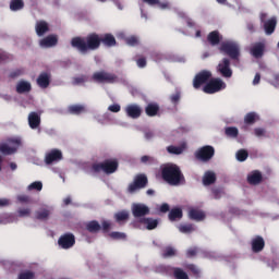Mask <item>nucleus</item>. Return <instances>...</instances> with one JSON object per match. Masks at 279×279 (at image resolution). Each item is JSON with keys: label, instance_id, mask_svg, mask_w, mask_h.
<instances>
[{"label": "nucleus", "instance_id": "nucleus-28", "mask_svg": "<svg viewBox=\"0 0 279 279\" xmlns=\"http://www.w3.org/2000/svg\"><path fill=\"white\" fill-rule=\"evenodd\" d=\"M37 36H45L49 32V24L45 21H39L35 26Z\"/></svg>", "mask_w": 279, "mask_h": 279}, {"label": "nucleus", "instance_id": "nucleus-29", "mask_svg": "<svg viewBox=\"0 0 279 279\" xmlns=\"http://www.w3.org/2000/svg\"><path fill=\"white\" fill-rule=\"evenodd\" d=\"M189 215L193 221H204L206 219V214L199 209H191Z\"/></svg>", "mask_w": 279, "mask_h": 279}, {"label": "nucleus", "instance_id": "nucleus-42", "mask_svg": "<svg viewBox=\"0 0 279 279\" xmlns=\"http://www.w3.org/2000/svg\"><path fill=\"white\" fill-rule=\"evenodd\" d=\"M167 151L168 154H174L175 156H180V154L184 151V147L170 145L167 147Z\"/></svg>", "mask_w": 279, "mask_h": 279}, {"label": "nucleus", "instance_id": "nucleus-19", "mask_svg": "<svg viewBox=\"0 0 279 279\" xmlns=\"http://www.w3.org/2000/svg\"><path fill=\"white\" fill-rule=\"evenodd\" d=\"M39 45H40V47H44V49H49L50 47H56V45H58V36L48 35L47 37L40 39Z\"/></svg>", "mask_w": 279, "mask_h": 279}, {"label": "nucleus", "instance_id": "nucleus-60", "mask_svg": "<svg viewBox=\"0 0 279 279\" xmlns=\"http://www.w3.org/2000/svg\"><path fill=\"white\" fill-rule=\"evenodd\" d=\"M110 222L109 221H102V231L108 232L110 230Z\"/></svg>", "mask_w": 279, "mask_h": 279}, {"label": "nucleus", "instance_id": "nucleus-14", "mask_svg": "<svg viewBox=\"0 0 279 279\" xmlns=\"http://www.w3.org/2000/svg\"><path fill=\"white\" fill-rule=\"evenodd\" d=\"M221 40H223V35H221L219 31H213L207 35V41L211 47H217V45H221Z\"/></svg>", "mask_w": 279, "mask_h": 279}, {"label": "nucleus", "instance_id": "nucleus-48", "mask_svg": "<svg viewBox=\"0 0 279 279\" xmlns=\"http://www.w3.org/2000/svg\"><path fill=\"white\" fill-rule=\"evenodd\" d=\"M27 191H43V182L35 181L27 186Z\"/></svg>", "mask_w": 279, "mask_h": 279}, {"label": "nucleus", "instance_id": "nucleus-15", "mask_svg": "<svg viewBox=\"0 0 279 279\" xmlns=\"http://www.w3.org/2000/svg\"><path fill=\"white\" fill-rule=\"evenodd\" d=\"M125 112L131 119H138L143 114V109L138 105H129L125 107Z\"/></svg>", "mask_w": 279, "mask_h": 279}, {"label": "nucleus", "instance_id": "nucleus-54", "mask_svg": "<svg viewBox=\"0 0 279 279\" xmlns=\"http://www.w3.org/2000/svg\"><path fill=\"white\" fill-rule=\"evenodd\" d=\"M19 217H29L32 215V209L29 208H22L17 210Z\"/></svg>", "mask_w": 279, "mask_h": 279}, {"label": "nucleus", "instance_id": "nucleus-27", "mask_svg": "<svg viewBox=\"0 0 279 279\" xmlns=\"http://www.w3.org/2000/svg\"><path fill=\"white\" fill-rule=\"evenodd\" d=\"M32 90V83L27 81H20L16 85V93L23 95L24 93H29Z\"/></svg>", "mask_w": 279, "mask_h": 279}, {"label": "nucleus", "instance_id": "nucleus-64", "mask_svg": "<svg viewBox=\"0 0 279 279\" xmlns=\"http://www.w3.org/2000/svg\"><path fill=\"white\" fill-rule=\"evenodd\" d=\"M10 206V199L8 198H0V207Z\"/></svg>", "mask_w": 279, "mask_h": 279}, {"label": "nucleus", "instance_id": "nucleus-36", "mask_svg": "<svg viewBox=\"0 0 279 279\" xmlns=\"http://www.w3.org/2000/svg\"><path fill=\"white\" fill-rule=\"evenodd\" d=\"M178 255V251L173 246H166L162 250L161 256L162 258H173V256Z\"/></svg>", "mask_w": 279, "mask_h": 279}, {"label": "nucleus", "instance_id": "nucleus-56", "mask_svg": "<svg viewBox=\"0 0 279 279\" xmlns=\"http://www.w3.org/2000/svg\"><path fill=\"white\" fill-rule=\"evenodd\" d=\"M187 258H193V256H197V247L189 248L186 252Z\"/></svg>", "mask_w": 279, "mask_h": 279}, {"label": "nucleus", "instance_id": "nucleus-44", "mask_svg": "<svg viewBox=\"0 0 279 279\" xmlns=\"http://www.w3.org/2000/svg\"><path fill=\"white\" fill-rule=\"evenodd\" d=\"M88 82V76L81 75L73 78L72 84L73 86H80L81 84H86Z\"/></svg>", "mask_w": 279, "mask_h": 279}, {"label": "nucleus", "instance_id": "nucleus-52", "mask_svg": "<svg viewBox=\"0 0 279 279\" xmlns=\"http://www.w3.org/2000/svg\"><path fill=\"white\" fill-rule=\"evenodd\" d=\"M187 269L193 274V276H195L196 278H199L201 271H199V268H197V266H195L194 264H190L187 265Z\"/></svg>", "mask_w": 279, "mask_h": 279}, {"label": "nucleus", "instance_id": "nucleus-11", "mask_svg": "<svg viewBox=\"0 0 279 279\" xmlns=\"http://www.w3.org/2000/svg\"><path fill=\"white\" fill-rule=\"evenodd\" d=\"M58 245L61 250H71L75 245V235L73 233L62 234L58 240Z\"/></svg>", "mask_w": 279, "mask_h": 279}, {"label": "nucleus", "instance_id": "nucleus-9", "mask_svg": "<svg viewBox=\"0 0 279 279\" xmlns=\"http://www.w3.org/2000/svg\"><path fill=\"white\" fill-rule=\"evenodd\" d=\"M210 77H213V72L208 70H203L198 72L194 80H193V87L198 90V88H202L204 84H208Z\"/></svg>", "mask_w": 279, "mask_h": 279}, {"label": "nucleus", "instance_id": "nucleus-58", "mask_svg": "<svg viewBox=\"0 0 279 279\" xmlns=\"http://www.w3.org/2000/svg\"><path fill=\"white\" fill-rule=\"evenodd\" d=\"M211 193H213L214 199H221V190L213 189Z\"/></svg>", "mask_w": 279, "mask_h": 279}, {"label": "nucleus", "instance_id": "nucleus-17", "mask_svg": "<svg viewBox=\"0 0 279 279\" xmlns=\"http://www.w3.org/2000/svg\"><path fill=\"white\" fill-rule=\"evenodd\" d=\"M252 250L255 254H258L259 252H263V250H265V239H263V236L257 235L255 236L252 242Z\"/></svg>", "mask_w": 279, "mask_h": 279}, {"label": "nucleus", "instance_id": "nucleus-32", "mask_svg": "<svg viewBox=\"0 0 279 279\" xmlns=\"http://www.w3.org/2000/svg\"><path fill=\"white\" fill-rule=\"evenodd\" d=\"M182 217H183V214L181 208H172L168 215V219L170 221H180Z\"/></svg>", "mask_w": 279, "mask_h": 279}, {"label": "nucleus", "instance_id": "nucleus-50", "mask_svg": "<svg viewBox=\"0 0 279 279\" xmlns=\"http://www.w3.org/2000/svg\"><path fill=\"white\" fill-rule=\"evenodd\" d=\"M125 43H126V45H129V47H136V46H138V37H136V36L128 37L125 39Z\"/></svg>", "mask_w": 279, "mask_h": 279}, {"label": "nucleus", "instance_id": "nucleus-51", "mask_svg": "<svg viewBox=\"0 0 279 279\" xmlns=\"http://www.w3.org/2000/svg\"><path fill=\"white\" fill-rule=\"evenodd\" d=\"M17 202H20V204H32V198L28 195L21 194L17 195Z\"/></svg>", "mask_w": 279, "mask_h": 279}, {"label": "nucleus", "instance_id": "nucleus-8", "mask_svg": "<svg viewBox=\"0 0 279 279\" xmlns=\"http://www.w3.org/2000/svg\"><path fill=\"white\" fill-rule=\"evenodd\" d=\"M196 160H201V162H208L213 160L215 156V147L207 145L201 147L194 154Z\"/></svg>", "mask_w": 279, "mask_h": 279}, {"label": "nucleus", "instance_id": "nucleus-38", "mask_svg": "<svg viewBox=\"0 0 279 279\" xmlns=\"http://www.w3.org/2000/svg\"><path fill=\"white\" fill-rule=\"evenodd\" d=\"M0 154L12 156V154H16V148L10 147L8 144H0Z\"/></svg>", "mask_w": 279, "mask_h": 279}, {"label": "nucleus", "instance_id": "nucleus-34", "mask_svg": "<svg viewBox=\"0 0 279 279\" xmlns=\"http://www.w3.org/2000/svg\"><path fill=\"white\" fill-rule=\"evenodd\" d=\"M260 119L256 112H248L244 117V123L246 125H254Z\"/></svg>", "mask_w": 279, "mask_h": 279}, {"label": "nucleus", "instance_id": "nucleus-46", "mask_svg": "<svg viewBox=\"0 0 279 279\" xmlns=\"http://www.w3.org/2000/svg\"><path fill=\"white\" fill-rule=\"evenodd\" d=\"M24 74H25V69L21 68L10 72L9 77L10 80H16V77H21V75H24Z\"/></svg>", "mask_w": 279, "mask_h": 279}, {"label": "nucleus", "instance_id": "nucleus-47", "mask_svg": "<svg viewBox=\"0 0 279 279\" xmlns=\"http://www.w3.org/2000/svg\"><path fill=\"white\" fill-rule=\"evenodd\" d=\"M35 278H36V274L31 270H25L21 272L17 277V279H35Z\"/></svg>", "mask_w": 279, "mask_h": 279}, {"label": "nucleus", "instance_id": "nucleus-31", "mask_svg": "<svg viewBox=\"0 0 279 279\" xmlns=\"http://www.w3.org/2000/svg\"><path fill=\"white\" fill-rule=\"evenodd\" d=\"M50 215L51 210H49L48 208H43L40 210L35 211V219H37L38 221H47Z\"/></svg>", "mask_w": 279, "mask_h": 279}, {"label": "nucleus", "instance_id": "nucleus-3", "mask_svg": "<svg viewBox=\"0 0 279 279\" xmlns=\"http://www.w3.org/2000/svg\"><path fill=\"white\" fill-rule=\"evenodd\" d=\"M218 49L220 53L228 56L231 60H239L241 58V46L236 41H222Z\"/></svg>", "mask_w": 279, "mask_h": 279}, {"label": "nucleus", "instance_id": "nucleus-22", "mask_svg": "<svg viewBox=\"0 0 279 279\" xmlns=\"http://www.w3.org/2000/svg\"><path fill=\"white\" fill-rule=\"evenodd\" d=\"M276 25H278V20L276 17H271L264 23V29L267 36H271V34L276 32Z\"/></svg>", "mask_w": 279, "mask_h": 279}, {"label": "nucleus", "instance_id": "nucleus-25", "mask_svg": "<svg viewBox=\"0 0 279 279\" xmlns=\"http://www.w3.org/2000/svg\"><path fill=\"white\" fill-rule=\"evenodd\" d=\"M113 218L120 226L130 220V211L121 210L114 214Z\"/></svg>", "mask_w": 279, "mask_h": 279}, {"label": "nucleus", "instance_id": "nucleus-23", "mask_svg": "<svg viewBox=\"0 0 279 279\" xmlns=\"http://www.w3.org/2000/svg\"><path fill=\"white\" fill-rule=\"evenodd\" d=\"M28 124L32 130L40 128V116L37 112H31L28 114Z\"/></svg>", "mask_w": 279, "mask_h": 279}, {"label": "nucleus", "instance_id": "nucleus-55", "mask_svg": "<svg viewBox=\"0 0 279 279\" xmlns=\"http://www.w3.org/2000/svg\"><path fill=\"white\" fill-rule=\"evenodd\" d=\"M180 97H181L180 92H177L175 94H172L170 96L171 104H174V105L178 104L180 101Z\"/></svg>", "mask_w": 279, "mask_h": 279}, {"label": "nucleus", "instance_id": "nucleus-35", "mask_svg": "<svg viewBox=\"0 0 279 279\" xmlns=\"http://www.w3.org/2000/svg\"><path fill=\"white\" fill-rule=\"evenodd\" d=\"M172 272L174 279H190L189 274H186V271L180 267H173Z\"/></svg>", "mask_w": 279, "mask_h": 279}, {"label": "nucleus", "instance_id": "nucleus-10", "mask_svg": "<svg viewBox=\"0 0 279 279\" xmlns=\"http://www.w3.org/2000/svg\"><path fill=\"white\" fill-rule=\"evenodd\" d=\"M217 73L222 77H232V68H230V59L223 58L216 68Z\"/></svg>", "mask_w": 279, "mask_h": 279}, {"label": "nucleus", "instance_id": "nucleus-24", "mask_svg": "<svg viewBox=\"0 0 279 279\" xmlns=\"http://www.w3.org/2000/svg\"><path fill=\"white\" fill-rule=\"evenodd\" d=\"M158 112H160V106H158L156 102H149L145 107V113L147 117H157Z\"/></svg>", "mask_w": 279, "mask_h": 279}, {"label": "nucleus", "instance_id": "nucleus-40", "mask_svg": "<svg viewBox=\"0 0 279 279\" xmlns=\"http://www.w3.org/2000/svg\"><path fill=\"white\" fill-rule=\"evenodd\" d=\"M225 134L229 138H236L239 136V129L236 126H228L225 129Z\"/></svg>", "mask_w": 279, "mask_h": 279}, {"label": "nucleus", "instance_id": "nucleus-59", "mask_svg": "<svg viewBox=\"0 0 279 279\" xmlns=\"http://www.w3.org/2000/svg\"><path fill=\"white\" fill-rule=\"evenodd\" d=\"M254 133H255V136H258V137L265 136V129L256 128V129H254Z\"/></svg>", "mask_w": 279, "mask_h": 279}, {"label": "nucleus", "instance_id": "nucleus-4", "mask_svg": "<svg viewBox=\"0 0 279 279\" xmlns=\"http://www.w3.org/2000/svg\"><path fill=\"white\" fill-rule=\"evenodd\" d=\"M117 169H119V161H117V159H106L102 162L94 163L92 166V171L94 173H100V171H104L107 175L114 173Z\"/></svg>", "mask_w": 279, "mask_h": 279}, {"label": "nucleus", "instance_id": "nucleus-18", "mask_svg": "<svg viewBox=\"0 0 279 279\" xmlns=\"http://www.w3.org/2000/svg\"><path fill=\"white\" fill-rule=\"evenodd\" d=\"M251 54L253 58H263L265 56V43H255L251 48Z\"/></svg>", "mask_w": 279, "mask_h": 279}, {"label": "nucleus", "instance_id": "nucleus-53", "mask_svg": "<svg viewBox=\"0 0 279 279\" xmlns=\"http://www.w3.org/2000/svg\"><path fill=\"white\" fill-rule=\"evenodd\" d=\"M136 61V64L140 69H145L147 66V59L145 57H140Z\"/></svg>", "mask_w": 279, "mask_h": 279}, {"label": "nucleus", "instance_id": "nucleus-7", "mask_svg": "<svg viewBox=\"0 0 279 279\" xmlns=\"http://www.w3.org/2000/svg\"><path fill=\"white\" fill-rule=\"evenodd\" d=\"M149 184V180L146 174H137L133 182L128 186V193H136V191H141V189H145Z\"/></svg>", "mask_w": 279, "mask_h": 279}, {"label": "nucleus", "instance_id": "nucleus-43", "mask_svg": "<svg viewBox=\"0 0 279 279\" xmlns=\"http://www.w3.org/2000/svg\"><path fill=\"white\" fill-rule=\"evenodd\" d=\"M109 236L111 239H113L114 241H124V239L128 238V235L123 232H119V231H113L109 234Z\"/></svg>", "mask_w": 279, "mask_h": 279}, {"label": "nucleus", "instance_id": "nucleus-2", "mask_svg": "<svg viewBox=\"0 0 279 279\" xmlns=\"http://www.w3.org/2000/svg\"><path fill=\"white\" fill-rule=\"evenodd\" d=\"M161 178L163 182H167L170 186H180V184H186L184 173L175 163H169L161 168Z\"/></svg>", "mask_w": 279, "mask_h": 279}, {"label": "nucleus", "instance_id": "nucleus-39", "mask_svg": "<svg viewBox=\"0 0 279 279\" xmlns=\"http://www.w3.org/2000/svg\"><path fill=\"white\" fill-rule=\"evenodd\" d=\"M86 229L88 232L95 233L101 230V225L97 220H92L87 223Z\"/></svg>", "mask_w": 279, "mask_h": 279}, {"label": "nucleus", "instance_id": "nucleus-26", "mask_svg": "<svg viewBox=\"0 0 279 279\" xmlns=\"http://www.w3.org/2000/svg\"><path fill=\"white\" fill-rule=\"evenodd\" d=\"M217 182V174L213 171H206L203 177V184L204 186H210Z\"/></svg>", "mask_w": 279, "mask_h": 279}, {"label": "nucleus", "instance_id": "nucleus-49", "mask_svg": "<svg viewBox=\"0 0 279 279\" xmlns=\"http://www.w3.org/2000/svg\"><path fill=\"white\" fill-rule=\"evenodd\" d=\"M141 162L143 165H154V163H156V158H154L151 156L144 155L141 157Z\"/></svg>", "mask_w": 279, "mask_h": 279}, {"label": "nucleus", "instance_id": "nucleus-37", "mask_svg": "<svg viewBox=\"0 0 279 279\" xmlns=\"http://www.w3.org/2000/svg\"><path fill=\"white\" fill-rule=\"evenodd\" d=\"M25 8V2L23 0H11L10 10L12 12H19V10H23Z\"/></svg>", "mask_w": 279, "mask_h": 279}, {"label": "nucleus", "instance_id": "nucleus-21", "mask_svg": "<svg viewBox=\"0 0 279 279\" xmlns=\"http://www.w3.org/2000/svg\"><path fill=\"white\" fill-rule=\"evenodd\" d=\"M247 182L252 186H257V184H260V182H263V173H260V171L258 170L252 171L247 175Z\"/></svg>", "mask_w": 279, "mask_h": 279}, {"label": "nucleus", "instance_id": "nucleus-20", "mask_svg": "<svg viewBox=\"0 0 279 279\" xmlns=\"http://www.w3.org/2000/svg\"><path fill=\"white\" fill-rule=\"evenodd\" d=\"M51 84V74L47 72H43L37 77V85L39 88H49V85Z\"/></svg>", "mask_w": 279, "mask_h": 279}, {"label": "nucleus", "instance_id": "nucleus-6", "mask_svg": "<svg viewBox=\"0 0 279 279\" xmlns=\"http://www.w3.org/2000/svg\"><path fill=\"white\" fill-rule=\"evenodd\" d=\"M92 80L94 82H97L98 84H114L118 82L119 77L117 76V74H112L106 71H100V72H95L92 76Z\"/></svg>", "mask_w": 279, "mask_h": 279}, {"label": "nucleus", "instance_id": "nucleus-13", "mask_svg": "<svg viewBox=\"0 0 279 279\" xmlns=\"http://www.w3.org/2000/svg\"><path fill=\"white\" fill-rule=\"evenodd\" d=\"M62 150L58 148L51 149L49 153L46 154L45 156V162L47 165H53V162H60L62 160Z\"/></svg>", "mask_w": 279, "mask_h": 279}, {"label": "nucleus", "instance_id": "nucleus-62", "mask_svg": "<svg viewBox=\"0 0 279 279\" xmlns=\"http://www.w3.org/2000/svg\"><path fill=\"white\" fill-rule=\"evenodd\" d=\"M160 213H169V204L163 203L160 208H159Z\"/></svg>", "mask_w": 279, "mask_h": 279}, {"label": "nucleus", "instance_id": "nucleus-1", "mask_svg": "<svg viewBox=\"0 0 279 279\" xmlns=\"http://www.w3.org/2000/svg\"><path fill=\"white\" fill-rule=\"evenodd\" d=\"M71 47L76 49L78 53L85 56L88 51H97L101 47L100 35L97 33H89L86 37H73L71 39Z\"/></svg>", "mask_w": 279, "mask_h": 279}, {"label": "nucleus", "instance_id": "nucleus-41", "mask_svg": "<svg viewBox=\"0 0 279 279\" xmlns=\"http://www.w3.org/2000/svg\"><path fill=\"white\" fill-rule=\"evenodd\" d=\"M179 230L183 234H191V232H195V227L192 223L180 225Z\"/></svg>", "mask_w": 279, "mask_h": 279}, {"label": "nucleus", "instance_id": "nucleus-30", "mask_svg": "<svg viewBox=\"0 0 279 279\" xmlns=\"http://www.w3.org/2000/svg\"><path fill=\"white\" fill-rule=\"evenodd\" d=\"M140 223L146 226L148 230H156L158 228V220L154 218H141Z\"/></svg>", "mask_w": 279, "mask_h": 279}, {"label": "nucleus", "instance_id": "nucleus-33", "mask_svg": "<svg viewBox=\"0 0 279 279\" xmlns=\"http://www.w3.org/2000/svg\"><path fill=\"white\" fill-rule=\"evenodd\" d=\"M68 112L70 114H82L84 112H86V107H84V105H71L69 108H68Z\"/></svg>", "mask_w": 279, "mask_h": 279}, {"label": "nucleus", "instance_id": "nucleus-63", "mask_svg": "<svg viewBox=\"0 0 279 279\" xmlns=\"http://www.w3.org/2000/svg\"><path fill=\"white\" fill-rule=\"evenodd\" d=\"M257 84H260V73H256L253 80V85L256 86Z\"/></svg>", "mask_w": 279, "mask_h": 279}, {"label": "nucleus", "instance_id": "nucleus-12", "mask_svg": "<svg viewBox=\"0 0 279 279\" xmlns=\"http://www.w3.org/2000/svg\"><path fill=\"white\" fill-rule=\"evenodd\" d=\"M150 210L149 207L145 204H133L132 206V215L135 219H141V217H147Z\"/></svg>", "mask_w": 279, "mask_h": 279}, {"label": "nucleus", "instance_id": "nucleus-45", "mask_svg": "<svg viewBox=\"0 0 279 279\" xmlns=\"http://www.w3.org/2000/svg\"><path fill=\"white\" fill-rule=\"evenodd\" d=\"M247 156H250V154L245 149H240L236 153V159L239 162H245V160H247Z\"/></svg>", "mask_w": 279, "mask_h": 279}, {"label": "nucleus", "instance_id": "nucleus-57", "mask_svg": "<svg viewBox=\"0 0 279 279\" xmlns=\"http://www.w3.org/2000/svg\"><path fill=\"white\" fill-rule=\"evenodd\" d=\"M108 110H109L110 112H121V106H120V105H117V104L110 105V106L108 107Z\"/></svg>", "mask_w": 279, "mask_h": 279}, {"label": "nucleus", "instance_id": "nucleus-5", "mask_svg": "<svg viewBox=\"0 0 279 279\" xmlns=\"http://www.w3.org/2000/svg\"><path fill=\"white\" fill-rule=\"evenodd\" d=\"M226 88V82L223 80L210 78L206 85L203 87L204 93L207 95H215V93H219V90H223Z\"/></svg>", "mask_w": 279, "mask_h": 279}, {"label": "nucleus", "instance_id": "nucleus-16", "mask_svg": "<svg viewBox=\"0 0 279 279\" xmlns=\"http://www.w3.org/2000/svg\"><path fill=\"white\" fill-rule=\"evenodd\" d=\"M100 45H104V47H117V38H114V35L110 33H106L104 35H100Z\"/></svg>", "mask_w": 279, "mask_h": 279}, {"label": "nucleus", "instance_id": "nucleus-61", "mask_svg": "<svg viewBox=\"0 0 279 279\" xmlns=\"http://www.w3.org/2000/svg\"><path fill=\"white\" fill-rule=\"evenodd\" d=\"M144 3H147L148 5H158L160 3V0H142Z\"/></svg>", "mask_w": 279, "mask_h": 279}]
</instances>
